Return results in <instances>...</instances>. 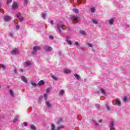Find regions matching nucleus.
<instances>
[{"label":"nucleus","instance_id":"40","mask_svg":"<svg viewBox=\"0 0 130 130\" xmlns=\"http://www.w3.org/2000/svg\"><path fill=\"white\" fill-rule=\"evenodd\" d=\"M87 45L89 47H93V45L92 44H87Z\"/></svg>","mask_w":130,"mask_h":130},{"label":"nucleus","instance_id":"43","mask_svg":"<svg viewBox=\"0 0 130 130\" xmlns=\"http://www.w3.org/2000/svg\"><path fill=\"white\" fill-rule=\"evenodd\" d=\"M106 108H107V110H108V111H109V110H110V109L109 108V107L108 105H107V106H106Z\"/></svg>","mask_w":130,"mask_h":130},{"label":"nucleus","instance_id":"10","mask_svg":"<svg viewBox=\"0 0 130 130\" xmlns=\"http://www.w3.org/2000/svg\"><path fill=\"white\" fill-rule=\"evenodd\" d=\"M109 127H110V128H111V129L114 128V122L113 121V120H112L111 121Z\"/></svg>","mask_w":130,"mask_h":130},{"label":"nucleus","instance_id":"17","mask_svg":"<svg viewBox=\"0 0 130 130\" xmlns=\"http://www.w3.org/2000/svg\"><path fill=\"white\" fill-rule=\"evenodd\" d=\"M64 94V90H63V89H61L60 90V92L59 93V95L60 96H63V94Z\"/></svg>","mask_w":130,"mask_h":130},{"label":"nucleus","instance_id":"14","mask_svg":"<svg viewBox=\"0 0 130 130\" xmlns=\"http://www.w3.org/2000/svg\"><path fill=\"white\" fill-rule=\"evenodd\" d=\"M63 72L65 74H70V73H71V70L69 69H65L63 70Z\"/></svg>","mask_w":130,"mask_h":130},{"label":"nucleus","instance_id":"53","mask_svg":"<svg viewBox=\"0 0 130 130\" xmlns=\"http://www.w3.org/2000/svg\"><path fill=\"white\" fill-rule=\"evenodd\" d=\"M14 73H15V74H17V70H16V69H15V70H14Z\"/></svg>","mask_w":130,"mask_h":130},{"label":"nucleus","instance_id":"30","mask_svg":"<svg viewBox=\"0 0 130 130\" xmlns=\"http://www.w3.org/2000/svg\"><path fill=\"white\" fill-rule=\"evenodd\" d=\"M16 18H20L21 17V14L20 13H18L16 14Z\"/></svg>","mask_w":130,"mask_h":130},{"label":"nucleus","instance_id":"55","mask_svg":"<svg viewBox=\"0 0 130 130\" xmlns=\"http://www.w3.org/2000/svg\"><path fill=\"white\" fill-rule=\"evenodd\" d=\"M1 7H2V4H1V3H0V8H1Z\"/></svg>","mask_w":130,"mask_h":130},{"label":"nucleus","instance_id":"29","mask_svg":"<svg viewBox=\"0 0 130 130\" xmlns=\"http://www.w3.org/2000/svg\"><path fill=\"white\" fill-rule=\"evenodd\" d=\"M28 0H24V6H27L28 5Z\"/></svg>","mask_w":130,"mask_h":130},{"label":"nucleus","instance_id":"37","mask_svg":"<svg viewBox=\"0 0 130 130\" xmlns=\"http://www.w3.org/2000/svg\"><path fill=\"white\" fill-rule=\"evenodd\" d=\"M46 17V14L43 13L42 14V18H45Z\"/></svg>","mask_w":130,"mask_h":130},{"label":"nucleus","instance_id":"32","mask_svg":"<svg viewBox=\"0 0 130 130\" xmlns=\"http://www.w3.org/2000/svg\"><path fill=\"white\" fill-rule=\"evenodd\" d=\"M91 13H95V8L92 7L91 8Z\"/></svg>","mask_w":130,"mask_h":130},{"label":"nucleus","instance_id":"16","mask_svg":"<svg viewBox=\"0 0 130 130\" xmlns=\"http://www.w3.org/2000/svg\"><path fill=\"white\" fill-rule=\"evenodd\" d=\"M10 94L12 96V97H15V92L12 89L10 90Z\"/></svg>","mask_w":130,"mask_h":130},{"label":"nucleus","instance_id":"13","mask_svg":"<svg viewBox=\"0 0 130 130\" xmlns=\"http://www.w3.org/2000/svg\"><path fill=\"white\" fill-rule=\"evenodd\" d=\"M44 85V81L43 80H41L38 83V86H43Z\"/></svg>","mask_w":130,"mask_h":130},{"label":"nucleus","instance_id":"41","mask_svg":"<svg viewBox=\"0 0 130 130\" xmlns=\"http://www.w3.org/2000/svg\"><path fill=\"white\" fill-rule=\"evenodd\" d=\"M50 92V88H48L46 89V93H49Z\"/></svg>","mask_w":130,"mask_h":130},{"label":"nucleus","instance_id":"45","mask_svg":"<svg viewBox=\"0 0 130 130\" xmlns=\"http://www.w3.org/2000/svg\"><path fill=\"white\" fill-rule=\"evenodd\" d=\"M23 20H24V18H23V17L19 18L20 22H22V21H23Z\"/></svg>","mask_w":130,"mask_h":130},{"label":"nucleus","instance_id":"12","mask_svg":"<svg viewBox=\"0 0 130 130\" xmlns=\"http://www.w3.org/2000/svg\"><path fill=\"white\" fill-rule=\"evenodd\" d=\"M108 22L110 25H113V23H114V19H113V18L109 19Z\"/></svg>","mask_w":130,"mask_h":130},{"label":"nucleus","instance_id":"34","mask_svg":"<svg viewBox=\"0 0 130 130\" xmlns=\"http://www.w3.org/2000/svg\"><path fill=\"white\" fill-rule=\"evenodd\" d=\"M1 68L3 69V70H6V66L4 64H1Z\"/></svg>","mask_w":130,"mask_h":130},{"label":"nucleus","instance_id":"42","mask_svg":"<svg viewBox=\"0 0 130 130\" xmlns=\"http://www.w3.org/2000/svg\"><path fill=\"white\" fill-rule=\"evenodd\" d=\"M49 39H50L51 40H52V39H53V36H50L49 37Z\"/></svg>","mask_w":130,"mask_h":130},{"label":"nucleus","instance_id":"1","mask_svg":"<svg viewBox=\"0 0 130 130\" xmlns=\"http://www.w3.org/2000/svg\"><path fill=\"white\" fill-rule=\"evenodd\" d=\"M72 22L73 24H76L79 22V17L77 16H73L72 17Z\"/></svg>","mask_w":130,"mask_h":130},{"label":"nucleus","instance_id":"57","mask_svg":"<svg viewBox=\"0 0 130 130\" xmlns=\"http://www.w3.org/2000/svg\"><path fill=\"white\" fill-rule=\"evenodd\" d=\"M59 54H60V52H59Z\"/></svg>","mask_w":130,"mask_h":130},{"label":"nucleus","instance_id":"36","mask_svg":"<svg viewBox=\"0 0 130 130\" xmlns=\"http://www.w3.org/2000/svg\"><path fill=\"white\" fill-rule=\"evenodd\" d=\"M63 127H64L63 126H58V127H57V130H59V129H60V128H63Z\"/></svg>","mask_w":130,"mask_h":130},{"label":"nucleus","instance_id":"39","mask_svg":"<svg viewBox=\"0 0 130 130\" xmlns=\"http://www.w3.org/2000/svg\"><path fill=\"white\" fill-rule=\"evenodd\" d=\"M9 36L10 37H13V36H14V34H13V32H10L9 34Z\"/></svg>","mask_w":130,"mask_h":130},{"label":"nucleus","instance_id":"47","mask_svg":"<svg viewBox=\"0 0 130 130\" xmlns=\"http://www.w3.org/2000/svg\"><path fill=\"white\" fill-rule=\"evenodd\" d=\"M75 45H76V46H79V42H75Z\"/></svg>","mask_w":130,"mask_h":130},{"label":"nucleus","instance_id":"3","mask_svg":"<svg viewBox=\"0 0 130 130\" xmlns=\"http://www.w3.org/2000/svg\"><path fill=\"white\" fill-rule=\"evenodd\" d=\"M66 42H67L68 44H69V45H72L73 42H72V41H71V37L70 36L66 37Z\"/></svg>","mask_w":130,"mask_h":130},{"label":"nucleus","instance_id":"49","mask_svg":"<svg viewBox=\"0 0 130 130\" xmlns=\"http://www.w3.org/2000/svg\"><path fill=\"white\" fill-rule=\"evenodd\" d=\"M95 107H96V108H99V107H100V106L99 105H95Z\"/></svg>","mask_w":130,"mask_h":130},{"label":"nucleus","instance_id":"19","mask_svg":"<svg viewBox=\"0 0 130 130\" xmlns=\"http://www.w3.org/2000/svg\"><path fill=\"white\" fill-rule=\"evenodd\" d=\"M46 105L47 106V107L48 108H50L51 107V104H50V103H49V102H46Z\"/></svg>","mask_w":130,"mask_h":130},{"label":"nucleus","instance_id":"46","mask_svg":"<svg viewBox=\"0 0 130 130\" xmlns=\"http://www.w3.org/2000/svg\"><path fill=\"white\" fill-rule=\"evenodd\" d=\"M27 122H23V125L24 126H27Z\"/></svg>","mask_w":130,"mask_h":130},{"label":"nucleus","instance_id":"15","mask_svg":"<svg viewBox=\"0 0 130 130\" xmlns=\"http://www.w3.org/2000/svg\"><path fill=\"white\" fill-rule=\"evenodd\" d=\"M21 79L22 81H23V82H24V83H27V79L24 76H22L21 77Z\"/></svg>","mask_w":130,"mask_h":130},{"label":"nucleus","instance_id":"48","mask_svg":"<svg viewBox=\"0 0 130 130\" xmlns=\"http://www.w3.org/2000/svg\"><path fill=\"white\" fill-rule=\"evenodd\" d=\"M16 28L17 30H18L20 28V26L18 25H16Z\"/></svg>","mask_w":130,"mask_h":130},{"label":"nucleus","instance_id":"5","mask_svg":"<svg viewBox=\"0 0 130 130\" xmlns=\"http://www.w3.org/2000/svg\"><path fill=\"white\" fill-rule=\"evenodd\" d=\"M44 48L46 51H51L52 50V48L49 46H45Z\"/></svg>","mask_w":130,"mask_h":130},{"label":"nucleus","instance_id":"22","mask_svg":"<svg viewBox=\"0 0 130 130\" xmlns=\"http://www.w3.org/2000/svg\"><path fill=\"white\" fill-rule=\"evenodd\" d=\"M79 32L80 33V34H81L82 35H86V31H84V30H80L79 31Z\"/></svg>","mask_w":130,"mask_h":130},{"label":"nucleus","instance_id":"54","mask_svg":"<svg viewBox=\"0 0 130 130\" xmlns=\"http://www.w3.org/2000/svg\"><path fill=\"white\" fill-rule=\"evenodd\" d=\"M95 123V125H99V124H98V123Z\"/></svg>","mask_w":130,"mask_h":130},{"label":"nucleus","instance_id":"27","mask_svg":"<svg viewBox=\"0 0 130 130\" xmlns=\"http://www.w3.org/2000/svg\"><path fill=\"white\" fill-rule=\"evenodd\" d=\"M30 128L32 130H35L36 129V127L33 125H30Z\"/></svg>","mask_w":130,"mask_h":130},{"label":"nucleus","instance_id":"8","mask_svg":"<svg viewBox=\"0 0 130 130\" xmlns=\"http://www.w3.org/2000/svg\"><path fill=\"white\" fill-rule=\"evenodd\" d=\"M18 3L16 2L14 3L12 6V10H16V9H18Z\"/></svg>","mask_w":130,"mask_h":130},{"label":"nucleus","instance_id":"21","mask_svg":"<svg viewBox=\"0 0 130 130\" xmlns=\"http://www.w3.org/2000/svg\"><path fill=\"white\" fill-rule=\"evenodd\" d=\"M51 130H55V125H54V124H51Z\"/></svg>","mask_w":130,"mask_h":130},{"label":"nucleus","instance_id":"20","mask_svg":"<svg viewBox=\"0 0 130 130\" xmlns=\"http://www.w3.org/2000/svg\"><path fill=\"white\" fill-rule=\"evenodd\" d=\"M18 119H19V116L16 115L15 116V118H14V119L13 120L14 122H16L18 120Z\"/></svg>","mask_w":130,"mask_h":130},{"label":"nucleus","instance_id":"9","mask_svg":"<svg viewBox=\"0 0 130 130\" xmlns=\"http://www.w3.org/2000/svg\"><path fill=\"white\" fill-rule=\"evenodd\" d=\"M17 53H19V50H18V49H15L11 51L12 54L15 55L17 54Z\"/></svg>","mask_w":130,"mask_h":130},{"label":"nucleus","instance_id":"38","mask_svg":"<svg viewBox=\"0 0 130 130\" xmlns=\"http://www.w3.org/2000/svg\"><path fill=\"white\" fill-rule=\"evenodd\" d=\"M31 85L32 86H34V87H36V86H37V84H36V83L33 82H31Z\"/></svg>","mask_w":130,"mask_h":130},{"label":"nucleus","instance_id":"2","mask_svg":"<svg viewBox=\"0 0 130 130\" xmlns=\"http://www.w3.org/2000/svg\"><path fill=\"white\" fill-rule=\"evenodd\" d=\"M63 22H61V24H59L57 25V28L59 31V32H60L61 31V30H63V28H62V27H63Z\"/></svg>","mask_w":130,"mask_h":130},{"label":"nucleus","instance_id":"33","mask_svg":"<svg viewBox=\"0 0 130 130\" xmlns=\"http://www.w3.org/2000/svg\"><path fill=\"white\" fill-rule=\"evenodd\" d=\"M92 22L93 24H98V21L95 19L92 20Z\"/></svg>","mask_w":130,"mask_h":130},{"label":"nucleus","instance_id":"24","mask_svg":"<svg viewBox=\"0 0 130 130\" xmlns=\"http://www.w3.org/2000/svg\"><path fill=\"white\" fill-rule=\"evenodd\" d=\"M43 98V96L42 95H40L38 103H41V100H42V99Z\"/></svg>","mask_w":130,"mask_h":130},{"label":"nucleus","instance_id":"11","mask_svg":"<svg viewBox=\"0 0 130 130\" xmlns=\"http://www.w3.org/2000/svg\"><path fill=\"white\" fill-rule=\"evenodd\" d=\"M115 101L116 105H118V106H120V105H121V102L120 101H119V100L116 99Z\"/></svg>","mask_w":130,"mask_h":130},{"label":"nucleus","instance_id":"18","mask_svg":"<svg viewBox=\"0 0 130 130\" xmlns=\"http://www.w3.org/2000/svg\"><path fill=\"white\" fill-rule=\"evenodd\" d=\"M61 122H62V119H61V118H59L56 121L57 124H60V123H61Z\"/></svg>","mask_w":130,"mask_h":130},{"label":"nucleus","instance_id":"52","mask_svg":"<svg viewBox=\"0 0 130 130\" xmlns=\"http://www.w3.org/2000/svg\"><path fill=\"white\" fill-rule=\"evenodd\" d=\"M20 72H21V73H23V72H24V70H23V69H20Z\"/></svg>","mask_w":130,"mask_h":130},{"label":"nucleus","instance_id":"26","mask_svg":"<svg viewBox=\"0 0 130 130\" xmlns=\"http://www.w3.org/2000/svg\"><path fill=\"white\" fill-rule=\"evenodd\" d=\"M52 78L53 79V80H55V81H57V80H58V78L55 76H52Z\"/></svg>","mask_w":130,"mask_h":130},{"label":"nucleus","instance_id":"50","mask_svg":"<svg viewBox=\"0 0 130 130\" xmlns=\"http://www.w3.org/2000/svg\"><path fill=\"white\" fill-rule=\"evenodd\" d=\"M50 24H51V25H53V20H51V21H50Z\"/></svg>","mask_w":130,"mask_h":130},{"label":"nucleus","instance_id":"23","mask_svg":"<svg viewBox=\"0 0 130 130\" xmlns=\"http://www.w3.org/2000/svg\"><path fill=\"white\" fill-rule=\"evenodd\" d=\"M74 76L75 78H76L77 80H80V76L78 75V74H75Z\"/></svg>","mask_w":130,"mask_h":130},{"label":"nucleus","instance_id":"4","mask_svg":"<svg viewBox=\"0 0 130 130\" xmlns=\"http://www.w3.org/2000/svg\"><path fill=\"white\" fill-rule=\"evenodd\" d=\"M40 46H34L33 48L34 51L32 52L34 54L35 52H36L38 50H40Z\"/></svg>","mask_w":130,"mask_h":130},{"label":"nucleus","instance_id":"56","mask_svg":"<svg viewBox=\"0 0 130 130\" xmlns=\"http://www.w3.org/2000/svg\"><path fill=\"white\" fill-rule=\"evenodd\" d=\"M82 50H85V49H82Z\"/></svg>","mask_w":130,"mask_h":130},{"label":"nucleus","instance_id":"25","mask_svg":"<svg viewBox=\"0 0 130 130\" xmlns=\"http://www.w3.org/2000/svg\"><path fill=\"white\" fill-rule=\"evenodd\" d=\"M73 11L74 12V13H75V14H77L78 13H79V10L77 9H74L73 10Z\"/></svg>","mask_w":130,"mask_h":130},{"label":"nucleus","instance_id":"31","mask_svg":"<svg viewBox=\"0 0 130 130\" xmlns=\"http://www.w3.org/2000/svg\"><path fill=\"white\" fill-rule=\"evenodd\" d=\"M123 100L124 102H127V96H124Z\"/></svg>","mask_w":130,"mask_h":130},{"label":"nucleus","instance_id":"7","mask_svg":"<svg viewBox=\"0 0 130 130\" xmlns=\"http://www.w3.org/2000/svg\"><path fill=\"white\" fill-rule=\"evenodd\" d=\"M4 20L6 22H8V21H11L12 20V17L7 15L4 17Z\"/></svg>","mask_w":130,"mask_h":130},{"label":"nucleus","instance_id":"51","mask_svg":"<svg viewBox=\"0 0 130 130\" xmlns=\"http://www.w3.org/2000/svg\"><path fill=\"white\" fill-rule=\"evenodd\" d=\"M102 121H103V120L102 119H100V120H99V122H100V123H101V122H102Z\"/></svg>","mask_w":130,"mask_h":130},{"label":"nucleus","instance_id":"35","mask_svg":"<svg viewBox=\"0 0 130 130\" xmlns=\"http://www.w3.org/2000/svg\"><path fill=\"white\" fill-rule=\"evenodd\" d=\"M44 98L45 99V100H47V94H44Z\"/></svg>","mask_w":130,"mask_h":130},{"label":"nucleus","instance_id":"6","mask_svg":"<svg viewBox=\"0 0 130 130\" xmlns=\"http://www.w3.org/2000/svg\"><path fill=\"white\" fill-rule=\"evenodd\" d=\"M31 64H32V62H29V61H25V62L23 63V66H24V67H25V68H27V67H29V66H31Z\"/></svg>","mask_w":130,"mask_h":130},{"label":"nucleus","instance_id":"28","mask_svg":"<svg viewBox=\"0 0 130 130\" xmlns=\"http://www.w3.org/2000/svg\"><path fill=\"white\" fill-rule=\"evenodd\" d=\"M101 93H102L103 94H105L106 92H105V90H104L103 88H101Z\"/></svg>","mask_w":130,"mask_h":130},{"label":"nucleus","instance_id":"44","mask_svg":"<svg viewBox=\"0 0 130 130\" xmlns=\"http://www.w3.org/2000/svg\"><path fill=\"white\" fill-rule=\"evenodd\" d=\"M12 0H7V4H11Z\"/></svg>","mask_w":130,"mask_h":130}]
</instances>
